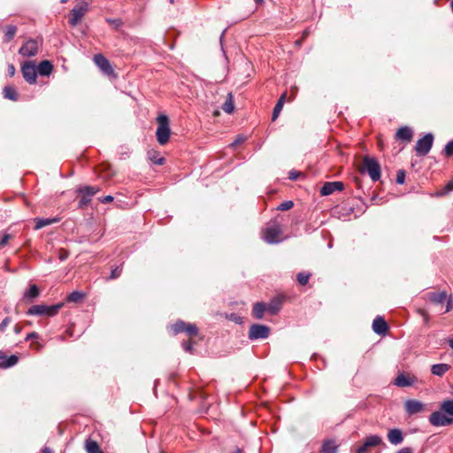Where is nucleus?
I'll return each instance as SVG.
<instances>
[{
    "instance_id": "nucleus-55",
    "label": "nucleus",
    "mask_w": 453,
    "mask_h": 453,
    "mask_svg": "<svg viewBox=\"0 0 453 453\" xmlns=\"http://www.w3.org/2000/svg\"><path fill=\"white\" fill-rule=\"evenodd\" d=\"M397 453H412L411 448L405 447L397 451Z\"/></svg>"
},
{
    "instance_id": "nucleus-53",
    "label": "nucleus",
    "mask_w": 453,
    "mask_h": 453,
    "mask_svg": "<svg viewBox=\"0 0 453 453\" xmlns=\"http://www.w3.org/2000/svg\"><path fill=\"white\" fill-rule=\"evenodd\" d=\"M444 193H449L453 190V179L445 186Z\"/></svg>"
},
{
    "instance_id": "nucleus-33",
    "label": "nucleus",
    "mask_w": 453,
    "mask_h": 453,
    "mask_svg": "<svg viewBox=\"0 0 453 453\" xmlns=\"http://www.w3.org/2000/svg\"><path fill=\"white\" fill-rule=\"evenodd\" d=\"M39 288L36 285H31L30 288L25 292L24 297L32 300L39 296Z\"/></svg>"
},
{
    "instance_id": "nucleus-39",
    "label": "nucleus",
    "mask_w": 453,
    "mask_h": 453,
    "mask_svg": "<svg viewBox=\"0 0 453 453\" xmlns=\"http://www.w3.org/2000/svg\"><path fill=\"white\" fill-rule=\"evenodd\" d=\"M294 206V203L292 201H284L280 203L277 207L278 211H288Z\"/></svg>"
},
{
    "instance_id": "nucleus-64",
    "label": "nucleus",
    "mask_w": 453,
    "mask_h": 453,
    "mask_svg": "<svg viewBox=\"0 0 453 453\" xmlns=\"http://www.w3.org/2000/svg\"><path fill=\"white\" fill-rule=\"evenodd\" d=\"M451 9H452V12H453V0L451 1Z\"/></svg>"
},
{
    "instance_id": "nucleus-7",
    "label": "nucleus",
    "mask_w": 453,
    "mask_h": 453,
    "mask_svg": "<svg viewBox=\"0 0 453 453\" xmlns=\"http://www.w3.org/2000/svg\"><path fill=\"white\" fill-rule=\"evenodd\" d=\"M88 11V4L82 2L74 6L68 14V22L71 27H76Z\"/></svg>"
},
{
    "instance_id": "nucleus-16",
    "label": "nucleus",
    "mask_w": 453,
    "mask_h": 453,
    "mask_svg": "<svg viewBox=\"0 0 453 453\" xmlns=\"http://www.w3.org/2000/svg\"><path fill=\"white\" fill-rule=\"evenodd\" d=\"M388 329V324L386 320L380 317L377 316L372 322V330L379 335L385 334Z\"/></svg>"
},
{
    "instance_id": "nucleus-19",
    "label": "nucleus",
    "mask_w": 453,
    "mask_h": 453,
    "mask_svg": "<svg viewBox=\"0 0 453 453\" xmlns=\"http://www.w3.org/2000/svg\"><path fill=\"white\" fill-rule=\"evenodd\" d=\"M416 381V378L406 376L404 373H399L395 379L394 384L400 388H406L412 386Z\"/></svg>"
},
{
    "instance_id": "nucleus-27",
    "label": "nucleus",
    "mask_w": 453,
    "mask_h": 453,
    "mask_svg": "<svg viewBox=\"0 0 453 453\" xmlns=\"http://www.w3.org/2000/svg\"><path fill=\"white\" fill-rule=\"evenodd\" d=\"M338 446L333 441H326L321 447L320 453H337Z\"/></svg>"
},
{
    "instance_id": "nucleus-11",
    "label": "nucleus",
    "mask_w": 453,
    "mask_h": 453,
    "mask_svg": "<svg viewBox=\"0 0 453 453\" xmlns=\"http://www.w3.org/2000/svg\"><path fill=\"white\" fill-rule=\"evenodd\" d=\"M38 52V42L35 39H29L19 50V53L26 58L34 57Z\"/></svg>"
},
{
    "instance_id": "nucleus-17",
    "label": "nucleus",
    "mask_w": 453,
    "mask_h": 453,
    "mask_svg": "<svg viewBox=\"0 0 453 453\" xmlns=\"http://www.w3.org/2000/svg\"><path fill=\"white\" fill-rule=\"evenodd\" d=\"M282 303H283V299L280 296H274L266 304L267 311L271 315L277 314L280 311V309L282 307Z\"/></svg>"
},
{
    "instance_id": "nucleus-61",
    "label": "nucleus",
    "mask_w": 453,
    "mask_h": 453,
    "mask_svg": "<svg viewBox=\"0 0 453 453\" xmlns=\"http://www.w3.org/2000/svg\"><path fill=\"white\" fill-rule=\"evenodd\" d=\"M234 453H242V449L240 448H236Z\"/></svg>"
},
{
    "instance_id": "nucleus-4",
    "label": "nucleus",
    "mask_w": 453,
    "mask_h": 453,
    "mask_svg": "<svg viewBox=\"0 0 453 453\" xmlns=\"http://www.w3.org/2000/svg\"><path fill=\"white\" fill-rule=\"evenodd\" d=\"M158 127L156 131L157 140L159 144L165 145L170 138L171 130L169 127V119L165 114H160L157 119Z\"/></svg>"
},
{
    "instance_id": "nucleus-60",
    "label": "nucleus",
    "mask_w": 453,
    "mask_h": 453,
    "mask_svg": "<svg viewBox=\"0 0 453 453\" xmlns=\"http://www.w3.org/2000/svg\"><path fill=\"white\" fill-rule=\"evenodd\" d=\"M224 34H225V30L222 32L221 35H220V43L222 44V40H223V37H224Z\"/></svg>"
},
{
    "instance_id": "nucleus-24",
    "label": "nucleus",
    "mask_w": 453,
    "mask_h": 453,
    "mask_svg": "<svg viewBox=\"0 0 453 453\" xmlns=\"http://www.w3.org/2000/svg\"><path fill=\"white\" fill-rule=\"evenodd\" d=\"M451 368V366L448 364H435V365H433L432 367H431V372L435 375V376H439V377H441L443 376L449 369Z\"/></svg>"
},
{
    "instance_id": "nucleus-50",
    "label": "nucleus",
    "mask_w": 453,
    "mask_h": 453,
    "mask_svg": "<svg viewBox=\"0 0 453 453\" xmlns=\"http://www.w3.org/2000/svg\"><path fill=\"white\" fill-rule=\"evenodd\" d=\"M7 73H8L9 76H11V77L15 75L16 69H15V66L12 64H9L8 65Z\"/></svg>"
},
{
    "instance_id": "nucleus-59",
    "label": "nucleus",
    "mask_w": 453,
    "mask_h": 453,
    "mask_svg": "<svg viewBox=\"0 0 453 453\" xmlns=\"http://www.w3.org/2000/svg\"><path fill=\"white\" fill-rule=\"evenodd\" d=\"M14 331L16 334H19L20 332V328L18 326H15Z\"/></svg>"
},
{
    "instance_id": "nucleus-44",
    "label": "nucleus",
    "mask_w": 453,
    "mask_h": 453,
    "mask_svg": "<svg viewBox=\"0 0 453 453\" xmlns=\"http://www.w3.org/2000/svg\"><path fill=\"white\" fill-rule=\"evenodd\" d=\"M181 346H182L183 349L186 352L192 353V351H193V342L191 341H184L181 343Z\"/></svg>"
},
{
    "instance_id": "nucleus-36",
    "label": "nucleus",
    "mask_w": 453,
    "mask_h": 453,
    "mask_svg": "<svg viewBox=\"0 0 453 453\" xmlns=\"http://www.w3.org/2000/svg\"><path fill=\"white\" fill-rule=\"evenodd\" d=\"M184 326V333H186L188 336H196L198 334V328L196 325L185 322Z\"/></svg>"
},
{
    "instance_id": "nucleus-38",
    "label": "nucleus",
    "mask_w": 453,
    "mask_h": 453,
    "mask_svg": "<svg viewBox=\"0 0 453 453\" xmlns=\"http://www.w3.org/2000/svg\"><path fill=\"white\" fill-rule=\"evenodd\" d=\"M105 20L109 25L112 26L115 29H119L123 25V21L120 19L107 18Z\"/></svg>"
},
{
    "instance_id": "nucleus-25",
    "label": "nucleus",
    "mask_w": 453,
    "mask_h": 453,
    "mask_svg": "<svg viewBox=\"0 0 453 453\" xmlns=\"http://www.w3.org/2000/svg\"><path fill=\"white\" fill-rule=\"evenodd\" d=\"M265 311H267L266 304L262 302L256 303L252 309L253 317L261 319L264 317Z\"/></svg>"
},
{
    "instance_id": "nucleus-6",
    "label": "nucleus",
    "mask_w": 453,
    "mask_h": 453,
    "mask_svg": "<svg viewBox=\"0 0 453 453\" xmlns=\"http://www.w3.org/2000/svg\"><path fill=\"white\" fill-rule=\"evenodd\" d=\"M281 228L276 222H270L263 230V239L269 244H275L280 242Z\"/></svg>"
},
{
    "instance_id": "nucleus-32",
    "label": "nucleus",
    "mask_w": 453,
    "mask_h": 453,
    "mask_svg": "<svg viewBox=\"0 0 453 453\" xmlns=\"http://www.w3.org/2000/svg\"><path fill=\"white\" fill-rule=\"evenodd\" d=\"M234 109L233 96L232 94H228V96L225 103L222 105V110L226 113H232Z\"/></svg>"
},
{
    "instance_id": "nucleus-31",
    "label": "nucleus",
    "mask_w": 453,
    "mask_h": 453,
    "mask_svg": "<svg viewBox=\"0 0 453 453\" xmlns=\"http://www.w3.org/2000/svg\"><path fill=\"white\" fill-rule=\"evenodd\" d=\"M16 32H17V27L14 26V25H9L7 26L6 27V31H5V34H4V42H11L15 35H16Z\"/></svg>"
},
{
    "instance_id": "nucleus-8",
    "label": "nucleus",
    "mask_w": 453,
    "mask_h": 453,
    "mask_svg": "<svg viewBox=\"0 0 453 453\" xmlns=\"http://www.w3.org/2000/svg\"><path fill=\"white\" fill-rule=\"evenodd\" d=\"M434 143V134L432 133L426 134L422 138L417 141L415 151L417 156L424 157L429 153Z\"/></svg>"
},
{
    "instance_id": "nucleus-43",
    "label": "nucleus",
    "mask_w": 453,
    "mask_h": 453,
    "mask_svg": "<svg viewBox=\"0 0 453 453\" xmlns=\"http://www.w3.org/2000/svg\"><path fill=\"white\" fill-rule=\"evenodd\" d=\"M396 183L397 184H403L405 180V172L403 170L397 171L396 173Z\"/></svg>"
},
{
    "instance_id": "nucleus-41",
    "label": "nucleus",
    "mask_w": 453,
    "mask_h": 453,
    "mask_svg": "<svg viewBox=\"0 0 453 453\" xmlns=\"http://www.w3.org/2000/svg\"><path fill=\"white\" fill-rule=\"evenodd\" d=\"M11 239V235L6 233L0 234V248L5 246L8 241Z\"/></svg>"
},
{
    "instance_id": "nucleus-49",
    "label": "nucleus",
    "mask_w": 453,
    "mask_h": 453,
    "mask_svg": "<svg viewBox=\"0 0 453 453\" xmlns=\"http://www.w3.org/2000/svg\"><path fill=\"white\" fill-rule=\"evenodd\" d=\"M245 138L243 136H238L231 144L230 146L233 148H235L237 145L243 142Z\"/></svg>"
},
{
    "instance_id": "nucleus-35",
    "label": "nucleus",
    "mask_w": 453,
    "mask_h": 453,
    "mask_svg": "<svg viewBox=\"0 0 453 453\" xmlns=\"http://www.w3.org/2000/svg\"><path fill=\"white\" fill-rule=\"evenodd\" d=\"M185 322L183 320H178L173 325L171 326V329L173 334H178L180 333H184L185 329Z\"/></svg>"
},
{
    "instance_id": "nucleus-52",
    "label": "nucleus",
    "mask_w": 453,
    "mask_h": 453,
    "mask_svg": "<svg viewBox=\"0 0 453 453\" xmlns=\"http://www.w3.org/2000/svg\"><path fill=\"white\" fill-rule=\"evenodd\" d=\"M39 337V334L38 333L36 332H31L29 334H27L26 336V341H30V340H33V339H37Z\"/></svg>"
},
{
    "instance_id": "nucleus-28",
    "label": "nucleus",
    "mask_w": 453,
    "mask_h": 453,
    "mask_svg": "<svg viewBox=\"0 0 453 453\" xmlns=\"http://www.w3.org/2000/svg\"><path fill=\"white\" fill-rule=\"evenodd\" d=\"M85 449L88 453H97L102 451L98 443L91 439H87L85 441Z\"/></svg>"
},
{
    "instance_id": "nucleus-54",
    "label": "nucleus",
    "mask_w": 453,
    "mask_h": 453,
    "mask_svg": "<svg viewBox=\"0 0 453 453\" xmlns=\"http://www.w3.org/2000/svg\"><path fill=\"white\" fill-rule=\"evenodd\" d=\"M299 176V173L296 171H291L289 173V179L292 180H296Z\"/></svg>"
},
{
    "instance_id": "nucleus-29",
    "label": "nucleus",
    "mask_w": 453,
    "mask_h": 453,
    "mask_svg": "<svg viewBox=\"0 0 453 453\" xmlns=\"http://www.w3.org/2000/svg\"><path fill=\"white\" fill-rule=\"evenodd\" d=\"M4 96L7 99H10L12 101H17L19 99L18 93L15 89V88L12 86H6L4 88Z\"/></svg>"
},
{
    "instance_id": "nucleus-12",
    "label": "nucleus",
    "mask_w": 453,
    "mask_h": 453,
    "mask_svg": "<svg viewBox=\"0 0 453 453\" xmlns=\"http://www.w3.org/2000/svg\"><path fill=\"white\" fill-rule=\"evenodd\" d=\"M381 443L382 439L380 435H369L365 438L363 445L357 449L356 453H366L369 448L380 446Z\"/></svg>"
},
{
    "instance_id": "nucleus-22",
    "label": "nucleus",
    "mask_w": 453,
    "mask_h": 453,
    "mask_svg": "<svg viewBox=\"0 0 453 453\" xmlns=\"http://www.w3.org/2000/svg\"><path fill=\"white\" fill-rule=\"evenodd\" d=\"M37 73L42 76H49L53 71V65L49 60L42 61L36 67Z\"/></svg>"
},
{
    "instance_id": "nucleus-30",
    "label": "nucleus",
    "mask_w": 453,
    "mask_h": 453,
    "mask_svg": "<svg viewBox=\"0 0 453 453\" xmlns=\"http://www.w3.org/2000/svg\"><path fill=\"white\" fill-rule=\"evenodd\" d=\"M285 97H286V94L281 95L273 108V116H272V119L273 121L278 118L280 112L282 110V107H283V104L285 102Z\"/></svg>"
},
{
    "instance_id": "nucleus-14",
    "label": "nucleus",
    "mask_w": 453,
    "mask_h": 453,
    "mask_svg": "<svg viewBox=\"0 0 453 453\" xmlns=\"http://www.w3.org/2000/svg\"><path fill=\"white\" fill-rule=\"evenodd\" d=\"M344 188V185L342 181H328L324 183L320 188L321 196H329L334 191H342Z\"/></svg>"
},
{
    "instance_id": "nucleus-57",
    "label": "nucleus",
    "mask_w": 453,
    "mask_h": 453,
    "mask_svg": "<svg viewBox=\"0 0 453 453\" xmlns=\"http://www.w3.org/2000/svg\"><path fill=\"white\" fill-rule=\"evenodd\" d=\"M42 453H53V452H52V450L50 448L44 447L42 449Z\"/></svg>"
},
{
    "instance_id": "nucleus-47",
    "label": "nucleus",
    "mask_w": 453,
    "mask_h": 453,
    "mask_svg": "<svg viewBox=\"0 0 453 453\" xmlns=\"http://www.w3.org/2000/svg\"><path fill=\"white\" fill-rule=\"evenodd\" d=\"M150 158L151 161L154 162V164L157 165H161L165 163V158L162 157H151L150 156Z\"/></svg>"
},
{
    "instance_id": "nucleus-48",
    "label": "nucleus",
    "mask_w": 453,
    "mask_h": 453,
    "mask_svg": "<svg viewBox=\"0 0 453 453\" xmlns=\"http://www.w3.org/2000/svg\"><path fill=\"white\" fill-rule=\"evenodd\" d=\"M446 309L444 312H449L453 309V299L451 297L447 298Z\"/></svg>"
},
{
    "instance_id": "nucleus-40",
    "label": "nucleus",
    "mask_w": 453,
    "mask_h": 453,
    "mask_svg": "<svg viewBox=\"0 0 453 453\" xmlns=\"http://www.w3.org/2000/svg\"><path fill=\"white\" fill-rule=\"evenodd\" d=\"M122 273V267L117 266L114 269L111 270V275L109 276V280H115L120 276Z\"/></svg>"
},
{
    "instance_id": "nucleus-34",
    "label": "nucleus",
    "mask_w": 453,
    "mask_h": 453,
    "mask_svg": "<svg viewBox=\"0 0 453 453\" xmlns=\"http://www.w3.org/2000/svg\"><path fill=\"white\" fill-rule=\"evenodd\" d=\"M85 296V294L80 291H73L67 296L68 302L78 303L81 301Z\"/></svg>"
},
{
    "instance_id": "nucleus-56",
    "label": "nucleus",
    "mask_w": 453,
    "mask_h": 453,
    "mask_svg": "<svg viewBox=\"0 0 453 453\" xmlns=\"http://www.w3.org/2000/svg\"><path fill=\"white\" fill-rule=\"evenodd\" d=\"M231 319H233V320H234V321H235L236 323H241V322H242V321H241V320H242V319H241V318H240V317H237V316H236V315H234V314H232V315H231Z\"/></svg>"
},
{
    "instance_id": "nucleus-20",
    "label": "nucleus",
    "mask_w": 453,
    "mask_h": 453,
    "mask_svg": "<svg viewBox=\"0 0 453 453\" xmlns=\"http://www.w3.org/2000/svg\"><path fill=\"white\" fill-rule=\"evenodd\" d=\"M388 440L393 445H399L403 441V432L398 428L390 429L388 433Z\"/></svg>"
},
{
    "instance_id": "nucleus-23",
    "label": "nucleus",
    "mask_w": 453,
    "mask_h": 453,
    "mask_svg": "<svg viewBox=\"0 0 453 453\" xmlns=\"http://www.w3.org/2000/svg\"><path fill=\"white\" fill-rule=\"evenodd\" d=\"M35 229L39 230L44 226H50L54 223L59 222V218L54 217V218H36L35 219Z\"/></svg>"
},
{
    "instance_id": "nucleus-37",
    "label": "nucleus",
    "mask_w": 453,
    "mask_h": 453,
    "mask_svg": "<svg viewBox=\"0 0 453 453\" xmlns=\"http://www.w3.org/2000/svg\"><path fill=\"white\" fill-rule=\"evenodd\" d=\"M310 277H311V274L306 273L304 272L298 273L296 275L297 281L302 286H304L308 283Z\"/></svg>"
},
{
    "instance_id": "nucleus-2",
    "label": "nucleus",
    "mask_w": 453,
    "mask_h": 453,
    "mask_svg": "<svg viewBox=\"0 0 453 453\" xmlns=\"http://www.w3.org/2000/svg\"><path fill=\"white\" fill-rule=\"evenodd\" d=\"M63 303H58L53 305H46V304H36L31 306L27 314L28 316H46V317H54L58 314V311L63 307Z\"/></svg>"
},
{
    "instance_id": "nucleus-1",
    "label": "nucleus",
    "mask_w": 453,
    "mask_h": 453,
    "mask_svg": "<svg viewBox=\"0 0 453 453\" xmlns=\"http://www.w3.org/2000/svg\"><path fill=\"white\" fill-rule=\"evenodd\" d=\"M429 422L434 426H446L453 424V400L442 402L440 411H434L429 416Z\"/></svg>"
},
{
    "instance_id": "nucleus-45",
    "label": "nucleus",
    "mask_w": 453,
    "mask_h": 453,
    "mask_svg": "<svg viewBox=\"0 0 453 453\" xmlns=\"http://www.w3.org/2000/svg\"><path fill=\"white\" fill-rule=\"evenodd\" d=\"M10 322L11 319L9 317L4 318L0 324V332H4Z\"/></svg>"
},
{
    "instance_id": "nucleus-51",
    "label": "nucleus",
    "mask_w": 453,
    "mask_h": 453,
    "mask_svg": "<svg viewBox=\"0 0 453 453\" xmlns=\"http://www.w3.org/2000/svg\"><path fill=\"white\" fill-rule=\"evenodd\" d=\"M113 196H103V197H100L99 198V201L102 203H110V202H112L113 201Z\"/></svg>"
},
{
    "instance_id": "nucleus-26",
    "label": "nucleus",
    "mask_w": 453,
    "mask_h": 453,
    "mask_svg": "<svg viewBox=\"0 0 453 453\" xmlns=\"http://www.w3.org/2000/svg\"><path fill=\"white\" fill-rule=\"evenodd\" d=\"M430 301L436 305H442L443 303L447 300V294L445 291L439 293H431Z\"/></svg>"
},
{
    "instance_id": "nucleus-58",
    "label": "nucleus",
    "mask_w": 453,
    "mask_h": 453,
    "mask_svg": "<svg viewBox=\"0 0 453 453\" xmlns=\"http://www.w3.org/2000/svg\"><path fill=\"white\" fill-rule=\"evenodd\" d=\"M449 347L453 349V339L448 341Z\"/></svg>"
},
{
    "instance_id": "nucleus-21",
    "label": "nucleus",
    "mask_w": 453,
    "mask_h": 453,
    "mask_svg": "<svg viewBox=\"0 0 453 453\" xmlns=\"http://www.w3.org/2000/svg\"><path fill=\"white\" fill-rule=\"evenodd\" d=\"M19 361V357L16 355L6 356L0 352V367L10 368L15 365Z\"/></svg>"
},
{
    "instance_id": "nucleus-3",
    "label": "nucleus",
    "mask_w": 453,
    "mask_h": 453,
    "mask_svg": "<svg viewBox=\"0 0 453 453\" xmlns=\"http://www.w3.org/2000/svg\"><path fill=\"white\" fill-rule=\"evenodd\" d=\"M360 172H366L373 182L378 181L381 176V168L378 160L368 156L364 157L363 167Z\"/></svg>"
},
{
    "instance_id": "nucleus-62",
    "label": "nucleus",
    "mask_w": 453,
    "mask_h": 453,
    "mask_svg": "<svg viewBox=\"0 0 453 453\" xmlns=\"http://www.w3.org/2000/svg\"><path fill=\"white\" fill-rule=\"evenodd\" d=\"M255 2H256L257 4H260V3H262V2H263V0H255Z\"/></svg>"
},
{
    "instance_id": "nucleus-5",
    "label": "nucleus",
    "mask_w": 453,
    "mask_h": 453,
    "mask_svg": "<svg viewBox=\"0 0 453 453\" xmlns=\"http://www.w3.org/2000/svg\"><path fill=\"white\" fill-rule=\"evenodd\" d=\"M100 191L97 186H80L75 192L81 196L79 199V208L86 207L91 201L92 197Z\"/></svg>"
},
{
    "instance_id": "nucleus-10",
    "label": "nucleus",
    "mask_w": 453,
    "mask_h": 453,
    "mask_svg": "<svg viewBox=\"0 0 453 453\" xmlns=\"http://www.w3.org/2000/svg\"><path fill=\"white\" fill-rule=\"evenodd\" d=\"M270 328L265 325L253 324L249 330V339L251 341L266 339L269 336Z\"/></svg>"
},
{
    "instance_id": "nucleus-9",
    "label": "nucleus",
    "mask_w": 453,
    "mask_h": 453,
    "mask_svg": "<svg viewBox=\"0 0 453 453\" xmlns=\"http://www.w3.org/2000/svg\"><path fill=\"white\" fill-rule=\"evenodd\" d=\"M21 73H22V76H23L24 80L28 84L36 83L38 73H37L36 65L34 62H32V61L24 62V64L21 65Z\"/></svg>"
},
{
    "instance_id": "nucleus-42",
    "label": "nucleus",
    "mask_w": 453,
    "mask_h": 453,
    "mask_svg": "<svg viewBox=\"0 0 453 453\" xmlns=\"http://www.w3.org/2000/svg\"><path fill=\"white\" fill-rule=\"evenodd\" d=\"M443 151L447 157H449L453 154V140L449 141L445 145Z\"/></svg>"
},
{
    "instance_id": "nucleus-63",
    "label": "nucleus",
    "mask_w": 453,
    "mask_h": 453,
    "mask_svg": "<svg viewBox=\"0 0 453 453\" xmlns=\"http://www.w3.org/2000/svg\"><path fill=\"white\" fill-rule=\"evenodd\" d=\"M68 0H60L61 4H65Z\"/></svg>"
},
{
    "instance_id": "nucleus-13",
    "label": "nucleus",
    "mask_w": 453,
    "mask_h": 453,
    "mask_svg": "<svg viewBox=\"0 0 453 453\" xmlns=\"http://www.w3.org/2000/svg\"><path fill=\"white\" fill-rule=\"evenodd\" d=\"M94 62L104 73L108 75L113 73V69L109 60L104 55L96 54L94 56Z\"/></svg>"
},
{
    "instance_id": "nucleus-46",
    "label": "nucleus",
    "mask_w": 453,
    "mask_h": 453,
    "mask_svg": "<svg viewBox=\"0 0 453 453\" xmlns=\"http://www.w3.org/2000/svg\"><path fill=\"white\" fill-rule=\"evenodd\" d=\"M69 257V252L64 249H60L58 251V258L61 261L65 260Z\"/></svg>"
},
{
    "instance_id": "nucleus-15",
    "label": "nucleus",
    "mask_w": 453,
    "mask_h": 453,
    "mask_svg": "<svg viewBox=\"0 0 453 453\" xmlns=\"http://www.w3.org/2000/svg\"><path fill=\"white\" fill-rule=\"evenodd\" d=\"M408 415H414L424 411L425 404L418 400L409 399L404 403Z\"/></svg>"
},
{
    "instance_id": "nucleus-18",
    "label": "nucleus",
    "mask_w": 453,
    "mask_h": 453,
    "mask_svg": "<svg viewBox=\"0 0 453 453\" xmlns=\"http://www.w3.org/2000/svg\"><path fill=\"white\" fill-rule=\"evenodd\" d=\"M413 132L411 128L407 126L400 127L395 133V139L405 142H411Z\"/></svg>"
}]
</instances>
